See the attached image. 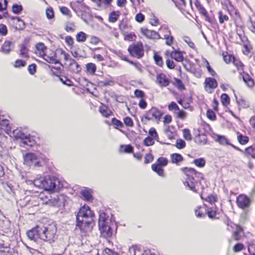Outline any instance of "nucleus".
Masks as SVG:
<instances>
[{"label": "nucleus", "mask_w": 255, "mask_h": 255, "mask_svg": "<svg viewBox=\"0 0 255 255\" xmlns=\"http://www.w3.org/2000/svg\"><path fill=\"white\" fill-rule=\"evenodd\" d=\"M172 162L174 163L178 164L181 162L183 158L181 155L178 153H173L171 155Z\"/></svg>", "instance_id": "2f4dec72"}, {"label": "nucleus", "mask_w": 255, "mask_h": 255, "mask_svg": "<svg viewBox=\"0 0 255 255\" xmlns=\"http://www.w3.org/2000/svg\"><path fill=\"white\" fill-rule=\"evenodd\" d=\"M112 123L113 125L120 128H123L124 126L123 123L120 120H117L115 118H113L112 119Z\"/></svg>", "instance_id": "774afa93"}, {"label": "nucleus", "mask_w": 255, "mask_h": 255, "mask_svg": "<svg viewBox=\"0 0 255 255\" xmlns=\"http://www.w3.org/2000/svg\"><path fill=\"white\" fill-rule=\"evenodd\" d=\"M119 16V11H113L110 14L109 20L111 22H115L118 19Z\"/></svg>", "instance_id": "473e14b6"}, {"label": "nucleus", "mask_w": 255, "mask_h": 255, "mask_svg": "<svg viewBox=\"0 0 255 255\" xmlns=\"http://www.w3.org/2000/svg\"><path fill=\"white\" fill-rule=\"evenodd\" d=\"M170 57L178 62H182L184 60L182 53L179 51H174L170 53Z\"/></svg>", "instance_id": "b1692460"}, {"label": "nucleus", "mask_w": 255, "mask_h": 255, "mask_svg": "<svg viewBox=\"0 0 255 255\" xmlns=\"http://www.w3.org/2000/svg\"><path fill=\"white\" fill-rule=\"evenodd\" d=\"M112 222L110 219L106 217L104 212H100L99 218V227L102 236L108 238L112 236L113 230L111 227Z\"/></svg>", "instance_id": "7ed1b4c3"}, {"label": "nucleus", "mask_w": 255, "mask_h": 255, "mask_svg": "<svg viewBox=\"0 0 255 255\" xmlns=\"http://www.w3.org/2000/svg\"><path fill=\"white\" fill-rule=\"evenodd\" d=\"M175 84L179 89L183 90L185 89V87L183 84L182 82L179 79H175Z\"/></svg>", "instance_id": "603ef678"}, {"label": "nucleus", "mask_w": 255, "mask_h": 255, "mask_svg": "<svg viewBox=\"0 0 255 255\" xmlns=\"http://www.w3.org/2000/svg\"><path fill=\"white\" fill-rule=\"evenodd\" d=\"M55 57L56 53L55 52H52L50 56L47 55L46 53L44 56L42 57V58L48 63L54 64L59 63V61L56 59Z\"/></svg>", "instance_id": "412c9836"}, {"label": "nucleus", "mask_w": 255, "mask_h": 255, "mask_svg": "<svg viewBox=\"0 0 255 255\" xmlns=\"http://www.w3.org/2000/svg\"><path fill=\"white\" fill-rule=\"evenodd\" d=\"M140 31L142 34L148 38L159 39L160 38L159 34L157 32L146 28H142L140 29Z\"/></svg>", "instance_id": "f8f14e48"}, {"label": "nucleus", "mask_w": 255, "mask_h": 255, "mask_svg": "<svg viewBox=\"0 0 255 255\" xmlns=\"http://www.w3.org/2000/svg\"><path fill=\"white\" fill-rule=\"evenodd\" d=\"M175 114L178 118L182 120H184L186 119V113L183 111L179 110L177 112H175Z\"/></svg>", "instance_id": "6e6d98bb"}, {"label": "nucleus", "mask_w": 255, "mask_h": 255, "mask_svg": "<svg viewBox=\"0 0 255 255\" xmlns=\"http://www.w3.org/2000/svg\"><path fill=\"white\" fill-rule=\"evenodd\" d=\"M19 55L22 58H29V50L24 44H21L19 45Z\"/></svg>", "instance_id": "5701e85b"}, {"label": "nucleus", "mask_w": 255, "mask_h": 255, "mask_svg": "<svg viewBox=\"0 0 255 255\" xmlns=\"http://www.w3.org/2000/svg\"><path fill=\"white\" fill-rule=\"evenodd\" d=\"M233 61L234 64L237 67L239 72L240 73V74H242V72H243V64L241 63L240 61L235 60V59Z\"/></svg>", "instance_id": "ea45409f"}, {"label": "nucleus", "mask_w": 255, "mask_h": 255, "mask_svg": "<svg viewBox=\"0 0 255 255\" xmlns=\"http://www.w3.org/2000/svg\"><path fill=\"white\" fill-rule=\"evenodd\" d=\"M184 172L185 174L187 176L186 180L185 182V184H189L190 182H194L196 183L193 175H195V177L202 178V174L196 171L193 168H185L184 169Z\"/></svg>", "instance_id": "423d86ee"}, {"label": "nucleus", "mask_w": 255, "mask_h": 255, "mask_svg": "<svg viewBox=\"0 0 255 255\" xmlns=\"http://www.w3.org/2000/svg\"><path fill=\"white\" fill-rule=\"evenodd\" d=\"M168 160L166 158L161 157L158 158L156 164L159 166H165L167 164Z\"/></svg>", "instance_id": "79ce46f5"}, {"label": "nucleus", "mask_w": 255, "mask_h": 255, "mask_svg": "<svg viewBox=\"0 0 255 255\" xmlns=\"http://www.w3.org/2000/svg\"><path fill=\"white\" fill-rule=\"evenodd\" d=\"M241 75L242 76L244 82L248 87L252 88L254 86L255 81L248 73L243 71Z\"/></svg>", "instance_id": "2eb2a0df"}, {"label": "nucleus", "mask_w": 255, "mask_h": 255, "mask_svg": "<svg viewBox=\"0 0 255 255\" xmlns=\"http://www.w3.org/2000/svg\"><path fill=\"white\" fill-rule=\"evenodd\" d=\"M81 194L84 199L87 201H92L93 198L92 196V191L88 188H85L81 191Z\"/></svg>", "instance_id": "4be33fe9"}, {"label": "nucleus", "mask_w": 255, "mask_h": 255, "mask_svg": "<svg viewBox=\"0 0 255 255\" xmlns=\"http://www.w3.org/2000/svg\"><path fill=\"white\" fill-rule=\"evenodd\" d=\"M153 159V156L150 153L145 154L144 157L145 163H149L151 162Z\"/></svg>", "instance_id": "864d4df0"}, {"label": "nucleus", "mask_w": 255, "mask_h": 255, "mask_svg": "<svg viewBox=\"0 0 255 255\" xmlns=\"http://www.w3.org/2000/svg\"><path fill=\"white\" fill-rule=\"evenodd\" d=\"M128 51L130 54L133 57L140 58L143 55L144 52L142 45H133L129 46Z\"/></svg>", "instance_id": "1a4fd4ad"}, {"label": "nucleus", "mask_w": 255, "mask_h": 255, "mask_svg": "<svg viewBox=\"0 0 255 255\" xmlns=\"http://www.w3.org/2000/svg\"><path fill=\"white\" fill-rule=\"evenodd\" d=\"M168 109L170 111H172V110L179 111V108L178 106L174 102H171L168 105Z\"/></svg>", "instance_id": "69168bd1"}, {"label": "nucleus", "mask_w": 255, "mask_h": 255, "mask_svg": "<svg viewBox=\"0 0 255 255\" xmlns=\"http://www.w3.org/2000/svg\"><path fill=\"white\" fill-rule=\"evenodd\" d=\"M124 124L127 127H132L133 126V123L132 119L128 117H126L124 119Z\"/></svg>", "instance_id": "09e8293b"}, {"label": "nucleus", "mask_w": 255, "mask_h": 255, "mask_svg": "<svg viewBox=\"0 0 255 255\" xmlns=\"http://www.w3.org/2000/svg\"><path fill=\"white\" fill-rule=\"evenodd\" d=\"M153 58H154V61L155 62V63L157 65H158L159 66H162V65H163L162 59V57L160 56L155 53L154 54Z\"/></svg>", "instance_id": "a19ab883"}, {"label": "nucleus", "mask_w": 255, "mask_h": 255, "mask_svg": "<svg viewBox=\"0 0 255 255\" xmlns=\"http://www.w3.org/2000/svg\"><path fill=\"white\" fill-rule=\"evenodd\" d=\"M221 100L222 104L225 106L229 105L230 103V98L227 94H223L221 96Z\"/></svg>", "instance_id": "e433bc0d"}, {"label": "nucleus", "mask_w": 255, "mask_h": 255, "mask_svg": "<svg viewBox=\"0 0 255 255\" xmlns=\"http://www.w3.org/2000/svg\"><path fill=\"white\" fill-rule=\"evenodd\" d=\"M185 142L182 139L177 140L176 141V147L179 149L183 148L185 146Z\"/></svg>", "instance_id": "338daca9"}, {"label": "nucleus", "mask_w": 255, "mask_h": 255, "mask_svg": "<svg viewBox=\"0 0 255 255\" xmlns=\"http://www.w3.org/2000/svg\"><path fill=\"white\" fill-rule=\"evenodd\" d=\"M47 17L51 19L54 17V11L51 7L48 8L46 10Z\"/></svg>", "instance_id": "13d9d810"}, {"label": "nucleus", "mask_w": 255, "mask_h": 255, "mask_svg": "<svg viewBox=\"0 0 255 255\" xmlns=\"http://www.w3.org/2000/svg\"><path fill=\"white\" fill-rule=\"evenodd\" d=\"M134 94L135 97L138 98L142 99L145 96L144 92L138 89L135 90L134 91Z\"/></svg>", "instance_id": "5fc2aeb1"}, {"label": "nucleus", "mask_w": 255, "mask_h": 255, "mask_svg": "<svg viewBox=\"0 0 255 255\" xmlns=\"http://www.w3.org/2000/svg\"><path fill=\"white\" fill-rule=\"evenodd\" d=\"M99 112L102 114V115L105 117H108L112 114V112L109 110L108 107L105 106L104 105H102L99 108Z\"/></svg>", "instance_id": "a878e982"}, {"label": "nucleus", "mask_w": 255, "mask_h": 255, "mask_svg": "<svg viewBox=\"0 0 255 255\" xmlns=\"http://www.w3.org/2000/svg\"><path fill=\"white\" fill-rule=\"evenodd\" d=\"M183 136L184 138L187 140H191L192 139V136L190 134V130L188 129H184L183 130Z\"/></svg>", "instance_id": "de8ad7c7"}, {"label": "nucleus", "mask_w": 255, "mask_h": 255, "mask_svg": "<svg viewBox=\"0 0 255 255\" xmlns=\"http://www.w3.org/2000/svg\"><path fill=\"white\" fill-rule=\"evenodd\" d=\"M149 134L150 135V137L152 136L154 138H157L158 136V134L155 130V129L153 128H150L149 130Z\"/></svg>", "instance_id": "052dcab7"}, {"label": "nucleus", "mask_w": 255, "mask_h": 255, "mask_svg": "<svg viewBox=\"0 0 255 255\" xmlns=\"http://www.w3.org/2000/svg\"><path fill=\"white\" fill-rule=\"evenodd\" d=\"M76 40L79 42H83L86 41L87 35L83 32L78 33L76 36Z\"/></svg>", "instance_id": "f704fd0d"}, {"label": "nucleus", "mask_w": 255, "mask_h": 255, "mask_svg": "<svg viewBox=\"0 0 255 255\" xmlns=\"http://www.w3.org/2000/svg\"><path fill=\"white\" fill-rule=\"evenodd\" d=\"M251 202L250 199L245 195L241 194L237 197L236 203L237 206L245 211L249 208Z\"/></svg>", "instance_id": "0eeeda50"}, {"label": "nucleus", "mask_w": 255, "mask_h": 255, "mask_svg": "<svg viewBox=\"0 0 255 255\" xmlns=\"http://www.w3.org/2000/svg\"><path fill=\"white\" fill-rule=\"evenodd\" d=\"M0 237L2 238V242H0V255H11L8 237L4 235H1Z\"/></svg>", "instance_id": "6e6552de"}, {"label": "nucleus", "mask_w": 255, "mask_h": 255, "mask_svg": "<svg viewBox=\"0 0 255 255\" xmlns=\"http://www.w3.org/2000/svg\"><path fill=\"white\" fill-rule=\"evenodd\" d=\"M25 64L26 63L24 61L20 59H17L15 61L14 66L15 67L18 68L20 67H24Z\"/></svg>", "instance_id": "3c124183"}, {"label": "nucleus", "mask_w": 255, "mask_h": 255, "mask_svg": "<svg viewBox=\"0 0 255 255\" xmlns=\"http://www.w3.org/2000/svg\"><path fill=\"white\" fill-rule=\"evenodd\" d=\"M244 248V246L242 244L238 243L234 246L233 250L235 252H239L242 251Z\"/></svg>", "instance_id": "680f3d73"}, {"label": "nucleus", "mask_w": 255, "mask_h": 255, "mask_svg": "<svg viewBox=\"0 0 255 255\" xmlns=\"http://www.w3.org/2000/svg\"><path fill=\"white\" fill-rule=\"evenodd\" d=\"M11 44L10 41H5L1 47L2 51L5 54L8 53L11 51Z\"/></svg>", "instance_id": "7c9ffc66"}, {"label": "nucleus", "mask_w": 255, "mask_h": 255, "mask_svg": "<svg viewBox=\"0 0 255 255\" xmlns=\"http://www.w3.org/2000/svg\"><path fill=\"white\" fill-rule=\"evenodd\" d=\"M7 3V0H0V11L6 9Z\"/></svg>", "instance_id": "0e129e2a"}, {"label": "nucleus", "mask_w": 255, "mask_h": 255, "mask_svg": "<svg viewBox=\"0 0 255 255\" xmlns=\"http://www.w3.org/2000/svg\"><path fill=\"white\" fill-rule=\"evenodd\" d=\"M216 140L222 145H230L235 149L241 151V150L239 147L231 144L229 142V140L225 136L217 135L216 137Z\"/></svg>", "instance_id": "dca6fc26"}, {"label": "nucleus", "mask_w": 255, "mask_h": 255, "mask_svg": "<svg viewBox=\"0 0 255 255\" xmlns=\"http://www.w3.org/2000/svg\"><path fill=\"white\" fill-rule=\"evenodd\" d=\"M7 33V27L3 24H0V33L2 35H6Z\"/></svg>", "instance_id": "4d7b16f0"}, {"label": "nucleus", "mask_w": 255, "mask_h": 255, "mask_svg": "<svg viewBox=\"0 0 255 255\" xmlns=\"http://www.w3.org/2000/svg\"><path fill=\"white\" fill-rule=\"evenodd\" d=\"M12 11L15 14H19L22 10V6L20 4H13L11 7Z\"/></svg>", "instance_id": "c9c22d12"}, {"label": "nucleus", "mask_w": 255, "mask_h": 255, "mask_svg": "<svg viewBox=\"0 0 255 255\" xmlns=\"http://www.w3.org/2000/svg\"><path fill=\"white\" fill-rule=\"evenodd\" d=\"M218 15L220 23H223L224 21H228L229 19V17L226 14H223L222 11H219Z\"/></svg>", "instance_id": "37998d69"}, {"label": "nucleus", "mask_w": 255, "mask_h": 255, "mask_svg": "<svg viewBox=\"0 0 255 255\" xmlns=\"http://www.w3.org/2000/svg\"><path fill=\"white\" fill-rule=\"evenodd\" d=\"M70 61V63L69 65V70L76 74L80 73L81 71L80 65L74 59H71Z\"/></svg>", "instance_id": "f3484780"}, {"label": "nucleus", "mask_w": 255, "mask_h": 255, "mask_svg": "<svg viewBox=\"0 0 255 255\" xmlns=\"http://www.w3.org/2000/svg\"><path fill=\"white\" fill-rule=\"evenodd\" d=\"M156 81L161 87H166L169 84L168 79L166 75L163 73L157 74Z\"/></svg>", "instance_id": "4468645a"}, {"label": "nucleus", "mask_w": 255, "mask_h": 255, "mask_svg": "<svg viewBox=\"0 0 255 255\" xmlns=\"http://www.w3.org/2000/svg\"><path fill=\"white\" fill-rule=\"evenodd\" d=\"M86 72L91 75H94L97 70L96 65L93 63H89L86 65Z\"/></svg>", "instance_id": "393cba45"}, {"label": "nucleus", "mask_w": 255, "mask_h": 255, "mask_svg": "<svg viewBox=\"0 0 255 255\" xmlns=\"http://www.w3.org/2000/svg\"><path fill=\"white\" fill-rule=\"evenodd\" d=\"M56 232L57 228L54 224H50L47 226H39L40 239L45 242H53Z\"/></svg>", "instance_id": "20e7f679"}, {"label": "nucleus", "mask_w": 255, "mask_h": 255, "mask_svg": "<svg viewBox=\"0 0 255 255\" xmlns=\"http://www.w3.org/2000/svg\"><path fill=\"white\" fill-rule=\"evenodd\" d=\"M160 29L161 30H165L166 31V33L164 35V38L165 39H168L169 37L171 36V31L169 30V28L166 25H163L161 27Z\"/></svg>", "instance_id": "49530a36"}, {"label": "nucleus", "mask_w": 255, "mask_h": 255, "mask_svg": "<svg viewBox=\"0 0 255 255\" xmlns=\"http://www.w3.org/2000/svg\"><path fill=\"white\" fill-rule=\"evenodd\" d=\"M171 129H173V128H172V127H168L165 130V132L166 134V135H167V136L168 137V138L169 139H173L175 135V134L174 132H172Z\"/></svg>", "instance_id": "58836bf2"}, {"label": "nucleus", "mask_w": 255, "mask_h": 255, "mask_svg": "<svg viewBox=\"0 0 255 255\" xmlns=\"http://www.w3.org/2000/svg\"><path fill=\"white\" fill-rule=\"evenodd\" d=\"M205 88L207 87L210 89H214L217 87L218 84L217 81L212 78H207L205 81Z\"/></svg>", "instance_id": "aec40b11"}, {"label": "nucleus", "mask_w": 255, "mask_h": 255, "mask_svg": "<svg viewBox=\"0 0 255 255\" xmlns=\"http://www.w3.org/2000/svg\"><path fill=\"white\" fill-rule=\"evenodd\" d=\"M194 163L197 166L202 167L204 166L205 164V160L203 158H198L195 159L193 161Z\"/></svg>", "instance_id": "4c0bfd02"}, {"label": "nucleus", "mask_w": 255, "mask_h": 255, "mask_svg": "<svg viewBox=\"0 0 255 255\" xmlns=\"http://www.w3.org/2000/svg\"><path fill=\"white\" fill-rule=\"evenodd\" d=\"M26 182L28 184H33L36 187L48 191H57L62 187L59 179L54 176L40 177L33 181L28 180Z\"/></svg>", "instance_id": "f03ea898"}, {"label": "nucleus", "mask_w": 255, "mask_h": 255, "mask_svg": "<svg viewBox=\"0 0 255 255\" xmlns=\"http://www.w3.org/2000/svg\"><path fill=\"white\" fill-rule=\"evenodd\" d=\"M207 116L209 119L212 121L215 120L216 118L215 113L211 110H207Z\"/></svg>", "instance_id": "8fccbe9b"}, {"label": "nucleus", "mask_w": 255, "mask_h": 255, "mask_svg": "<svg viewBox=\"0 0 255 255\" xmlns=\"http://www.w3.org/2000/svg\"><path fill=\"white\" fill-rule=\"evenodd\" d=\"M60 11L64 15L71 17V15L69 9L65 6L60 7Z\"/></svg>", "instance_id": "bf43d9fd"}, {"label": "nucleus", "mask_w": 255, "mask_h": 255, "mask_svg": "<svg viewBox=\"0 0 255 255\" xmlns=\"http://www.w3.org/2000/svg\"><path fill=\"white\" fill-rule=\"evenodd\" d=\"M10 18L13 21V24H15V28L16 29L22 30L25 28V24L20 18L16 16H12Z\"/></svg>", "instance_id": "a211bd4d"}, {"label": "nucleus", "mask_w": 255, "mask_h": 255, "mask_svg": "<svg viewBox=\"0 0 255 255\" xmlns=\"http://www.w3.org/2000/svg\"><path fill=\"white\" fill-rule=\"evenodd\" d=\"M183 39L190 47L192 49L195 48V46L194 43L191 40L189 37L184 36L183 37Z\"/></svg>", "instance_id": "a18cd8bd"}, {"label": "nucleus", "mask_w": 255, "mask_h": 255, "mask_svg": "<svg viewBox=\"0 0 255 255\" xmlns=\"http://www.w3.org/2000/svg\"><path fill=\"white\" fill-rule=\"evenodd\" d=\"M245 152L248 156L255 158V145H252L245 149Z\"/></svg>", "instance_id": "c85d7f7f"}, {"label": "nucleus", "mask_w": 255, "mask_h": 255, "mask_svg": "<svg viewBox=\"0 0 255 255\" xmlns=\"http://www.w3.org/2000/svg\"><path fill=\"white\" fill-rule=\"evenodd\" d=\"M39 226H37L36 227L32 228L31 230L28 231L26 233L28 238L34 242L37 240L40 239V233H39Z\"/></svg>", "instance_id": "9b49d317"}, {"label": "nucleus", "mask_w": 255, "mask_h": 255, "mask_svg": "<svg viewBox=\"0 0 255 255\" xmlns=\"http://www.w3.org/2000/svg\"><path fill=\"white\" fill-rule=\"evenodd\" d=\"M143 142H144V144L146 146L152 145L154 143V141L153 140V138H152L151 137H150L149 136L146 137L144 139Z\"/></svg>", "instance_id": "c03bdc74"}, {"label": "nucleus", "mask_w": 255, "mask_h": 255, "mask_svg": "<svg viewBox=\"0 0 255 255\" xmlns=\"http://www.w3.org/2000/svg\"><path fill=\"white\" fill-rule=\"evenodd\" d=\"M0 127L7 134L11 131V127L9 126V121L4 119L3 116L0 115Z\"/></svg>", "instance_id": "ddd939ff"}, {"label": "nucleus", "mask_w": 255, "mask_h": 255, "mask_svg": "<svg viewBox=\"0 0 255 255\" xmlns=\"http://www.w3.org/2000/svg\"><path fill=\"white\" fill-rule=\"evenodd\" d=\"M237 139L239 143L242 145L247 144L249 140V138L247 136L243 135L240 133H238Z\"/></svg>", "instance_id": "c756f323"}, {"label": "nucleus", "mask_w": 255, "mask_h": 255, "mask_svg": "<svg viewBox=\"0 0 255 255\" xmlns=\"http://www.w3.org/2000/svg\"><path fill=\"white\" fill-rule=\"evenodd\" d=\"M35 48V53L38 54L40 57L44 56L45 53H47L46 47L43 43H37Z\"/></svg>", "instance_id": "6ab92c4d"}, {"label": "nucleus", "mask_w": 255, "mask_h": 255, "mask_svg": "<svg viewBox=\"0 0 255 255\" xmlns=\"http://www.w3.org/2000/svg\"><path fill=\"white\" fill-rule=\"evenodd\" d=\"M24 164L31 166L33 165L34 167L40 166V159L35 154L31 152H28L24 154Z\"/></svg>", "instance_id": "39448f33"}, {"label": "nucleus", "mask_w": 255, "mask_h": 255, "mask_svg": "<svg viewBox=\"0 0 255 255\" xmlns=\"http://www.w3.org/2000/svg\"><path fill=\"white\" fill-rule=\"evenodd\" d=\"M13 133L15 137L17 139H21V141H22L23 139H24V138L26 137V135L27 134H25L22 131H21L20 130L16 129L15 130L13 131Z\"/></svg>", "instance_id": "72a5a7b5"}, {"label": "nucleus", "mask_w": 255, "mask_h": 255, "mask_svg": "<svg viewBox=\"0 0 255 255\" xmlns=\"http://www.w3.org/2000/svg\"><path fill=\"white\" fill-rule=\"evenodd\" d=\"M161 116L162 113L159 110L156 108L152 107L144 117L148 121L151 120L152 118L159 120Z\"/></svg>", "instance_id": "9d476101"}, {"label": "nucleus", "mask_w": 255, "mask_h": 255, "mask_svg": "<svg viewBox=\"0 0 255 255\" xmlns=\"http://www.w3.org/2000/svg\"><path fill=\"white\" fill-rule=\"evenodd\" d=\"M76 227L83 233L90 232L94 225V214L88 206L81 208L76 215Z\"/></svg>", "instance_id": "f257e3e1"}, {"label": "nucleus", "mask_w": 255, "mask_h": 255, "mask_svg": "<svg viewBox=\"0 0 255 255\" xmlns=\"http://www.w3.org/2000/svg\"><path fill=\"white\" fill-rule=\"evenodd\" d=\"M36 65L35 64H32L29 65L28 70L31 75H33L36 72Z\"/></svg>", "instance_id": "e2e57ef3"}, {"label": "nucleus", "mask_w": 255, "mask_h": 255, "mask_svg": "<svg viewBox=\"0 0 255 255\" xmlns=\"http://www.w3.org/2000/svg\"><path fill=\"white\" fill-rule=\"evenodd\" d=\"M21 142L29 146H32L35 144V140L29 134H27Z\"/></svg>", "instance_id": "bb28decb"}, {"label": "nucleus", "mask_w": 255, "mask_h": 255, "mask_svg": "<svg viewBox=\"0 0 255 255\" xmlns=\"http://www.w3.org/2000/svg\"><path fill=\"white\" fill-rule=\"evenodd\" d=\"M160 166L158 164H153L151 166L152 169L155 172H156L158 175L164 177V173L163 169L160 167Z\"/></svg>", "instance_id": "cd10ccee"}]
</instances>
